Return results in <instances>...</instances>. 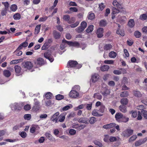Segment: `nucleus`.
Segmentation results:
<instances>
[{"instance_id": "45", "label": "nucleus", "mask_w": 147, "mask_h": 147, "mask_svg": "<svg viewBox=\"0 0 147 147\" xmlns=\"http://www.w3.org/2000/svg\"><path fill=\"white\" fill-rule=\"evenodd\" d=\"M94 26L93 25H90L86 29V31L87 33L91 32L93 30Z\"/></svg>"}, {"instance_id": "12", "label": "nucleus", "mask_w": 147, "mask_h": 147, "mask_svg": "<svg viewBox=\"0 0 147 147\" xmlns=\"http://www.w3.org/2000/svg\"><path fill=\"white\" fill-rule=\"evenodd\" d=\"M44 63L43 59L42 58H38L35 61V63L37 67L40 66L44 64Z\"/></svg>"}, {"instance_id": "43", "label": "nucleus", "mask_w": 147, "mask_h": 147, "mask_svg": "<svg viewBox=\"0 0 147 147\" xmlns=\"http://www.w3.org/2000/svg\"><path fill=\"white\" fill-rule=\"evenodd\" d=\"M112 47V46L110 44H107L104 47V49L105 50H108L111 49Z\"/></svg>"}, {"instance_id": "30", "label": "nucleus", "mask_w": 147, "mask_h": 147, "mask_svg": "<svg viewBox=\"0 0 147 147\" xmlns=\"http://www.w3.org/2000/svg\"><path fill=\"white\" fill-rule=\"evenodd\" d=\"M117 55L116 53L113 51H112L109 53V56L111 58H114L116 57Z\"/></svg>"}, {"instance_id": "2", "label": "nucleus", "mask_w": 147, "mask_h": 147, "mask_svg": "<svg viewBox=\"0 0 147 147\" xmlns=\"http://www.w3.org/2000/svg\"><path fill=\"white\" fill-rule=\"evenodd\" d=\"M123 115L121 113H117L115 115V118L116 120L119 122H126L128 120V118L127 119V120L126 121H123L122 120L123 117Z\"/></svg>"}, {"instance_id": "29", "label": "nucleus", "mask_w": 147, "mask_h": 147, "mask_svg": "<svg viewBox=\"0 0 147 147\" xmlns=\"http://www.w3.org/2000/svg\"><path fill=\"white\" fill-rule=\"evenodd\" d=\"M3 74L6 77H9L11 75L10 71L7 70H5L3 71Z\"/></svg>"}, {"instance_id": "18", "label": "nucleus", "mask_w": 147, "mask_h": 147, "mask_svg": "<svg viewBox=\"0 0 147 147\" xmlns=\"http://www.w3.org/2000/svg\"><path fill=\"white\" fill-rule=\"evenodd\" d=\"M65 41L68 45H69L70 46H74L76 47H78L80 46L79 43L77 42H71L68 41Z\"/></svg>"}, {"instance_id": "6", "label": "nucleus", "mask_w": 147, "mask_h": 147, "mask_svg": "<svg viewBox=\"0 0 147 147\" xmlns=\"http://www.w3.org/2000/svg\"><path fill=\"white\" fill-rule=\"evenodd\" d=\"M44 57L47 59L51 62H52L54 60V58L51 55V54L49 52H46L44 54Z\"/></svg>"}, {"instance_id": "44", "label": "nucleus", "mask_w": 147, "mask_h": 147, "mask_svg": "<svg viewBox=\"0 0 147 147\" xmlns=\"http://www.w3.org/2000/svg\"><path fill=\"white\" fill-rule=\"evenodd\" d=\"M95 17L94 13H89L88 16V19L90 20L93 19Z\"/></svg>"}, {"instance_id": "36", "label": "nucleus", "mask_w": 147, "mask_h": 147, "mask_svg": "<svg viewBox=\"0 0 147 147\" xmlns=\"http://www.w3.org/2000/svg\"><path fill=\"white\" fill-rule=\"evenodd\" d=\"M137 136L136 135H134L132 136L129 140V142H131L135 141L137 138Z\"/></svg>"}, {"instance_id": "24", "label": "nucleus", "mask_w": 147, "mask_h": 147, "mask_svg": "<svg viewBox=\"0 0 147 147\" xmlns=\"http://www.w3.org/2000/svg\"><path fill=\"white\" fill-rule=\"evenodd\" d=\"M65 41L66 40H63L62 43L61 44L60 46V49L62 50L67 47V45L68 44Z\"/></svg>"}, {"instance_id": "39", "label": "nucleus", "mask_w": 147, "mask_h": 147, "mask_svg": "<svg viewBox=\"0 0 147 147\" xmlns=\"http://www.w3.org/2000/svg\"><path fill=\"white\" fill-rule=\"evenodd\" d=\"M119 12V10L114 7H113L112 9V14L114 15L118 13Z\"/></svg>"}, {"instance_id": "16", "label": "nucleus", "mask_w": 147, "mask_h": 147, "mask_svg": "<svg viewBox=\"0 0 147 147\" xmlns=\"http://www.w3.org/2000/svg\"><path fill=\"white\" fill-rule=\"evenodd\" d=\"M116 124L115 123H112L105 125L103 126V128L107 129L115 127Z\"/></svg>"}, {"instance_id": "64", "label": "nucleus", "mask_w": 147, "mask_h": 147, "mask_svg": "<svg viewBox=\"0 0 147 147\" xmlns=\"http://www.w3.org/2000/svg\"><path fill=\"white\" fill-rule=\"evenodd\" d=\"M20 50H18V49L15 51L16 54L17 56H20L22 54V51H20Z\"/></svg>"}, {"instance_id": "8", "label": "nucleus", "mask_w": 147, "mask_h": 147, "mask_svg": "<svg viewBox=\"0 0 147 147\" xmlns=\"http://www.w3.org/2000/svg\"><path fill=\"white\" fill-rule=\"evenodd\" d=\"M63 20L67 22L69 24H71L74 21L73 18H71L70 20V16L67 15L63 16Z\"/></svg>"}, {"instance_id": "11", "label": "nucleus", "mask_w": 147, "mask_h": 147, "mask_svg": "<svg viewBox=\"0 0 147 147\" xmlns=\"http://www.w3.org/2000/svg\"><path fill=\"white\" fill-rule=\"evenodd\" d=\"M113 5L120 9H122L123 8V5L119 3L116 0H114L113 2Z\"/></svg>"}, {"instance_id": "62", "label": "nucleus", "mask_w": 147, "mask_h": 147, "mask_svg": "<svg viewBox=\"0 0 147 147\" xmlns=\"http://www.w3.org/2000/svg\"><path fill=\"white\" fill-rule=\"evenodd\" d=\"M24 108L25 110L28 111L31 109V107L30 105L27 104L24 106Z\"/></svg>"}, {"instance_id": "40", "label": "nucleus", "mask_w": 147, "mask_h": 147, "mask_svg": "<svg viewBox=\"0 0 147 147\" xmlns=\"http://www.w3.org/2000/svg\"><path fill=\"white\" fill-rule=\"evenodd\" d=\"M17 9V6L16 4H13L10 7V9L13 11H15Z\"/></svg>"}, {"instance_id": "28", "label": "nucleus", "mask_w": 147, "mask_h": 147, "mask_svg": "<svg viewBox=\"0 0 147 147\" xmlns=\"http://www.w3.org/2000/svg\"><path fill=\"white\" fill-rule=\"evenodd\" d=\"M41 27V25L39 24L37 25L35 27V29L34 34H38L40 32Z\"/></svg>"}, {"instance_id": "48", "label": "nucleus", "mask_w": 147, "mask_h": 147, "mask_svg": "<svg viewBox=\"0 0 147 147\" xmlns=\"http://www.w3.org/2000/svg\"><path fill=\"white\" fill-rule=\"evenodd\" d=\"M94 97L95 98L100 99L102 98V96L99 93H95L94 94Z\"/></svg>"}, {"instance_id": "34", "label": "nucleus", "mask_w": 147, "mask_h": 147, "mask_svg": "<svg viewBox=\"0 0 147 147\" xmlns=\"http://www.w3.org/2000/svg\"><path fill=\"white\" fill-rule=\"evenodd\" d=\"M117 34L120 35L122 36H123L125 35V33L123 30L118 29L116 32Z\"/></svg>"}, {"instance_id": "1", "label": "nucleus", "mask_w": 147, "mask_h": 147, "mask_svg": "<svg viewBox=\"0 0 147 147\" xmlns=\"http://www.w3.org/2000/svg\"><path fill=\"white\" fill-rule=\"evenodd\" d=\"M68 67H75L79 69L82 67V65L78 64L76 61H70L68 63Z\"/></svg>"}, {"instance_id": "25", "label": "nucleus", "mask_w": 147, "mask_h": 147, "mask_svg": "<svg viewBox=\"0 0 147 147\" xmlns=\"http://www.w3.org/2000/svg\"><path fill=\"white\" fill-rule=\"evenodd\" d=\"M135 25V22L133 19H130L128 23V26L130 28L133 27Z\"/></svg>"}, {"instance_id": "22", "label": "nucleus", "mask_w": 147, "mask_h": 147, "mask_svg": "<svg viewBox=\"0 0 147 147\" xmlns=\"http://www.w3.org/2000/svg\"><path fill=\"white\" fill-rule=\"evenodd\" d=\"M28 43L26 42H24L21 44L20 46L18 47V49L21 50L23 48H25L28 46Z\"/></svg>"}, {"instance_id": "10", "label": "nucleus", "mask_w": 147, "mask_h": 147, "mask_svg": "<svg viewBox=\"0 0 147 147\" xmlns=\"http://www.w3.org/2000/svg\"><path fill=\"white\" fill-rule=\"evenodd\" d=\"M99 75L97 74H94L91 76V78L90 80V83L91 82L94 83L96 82L99 78Z\"/></svg>"}, {"instance_id": "53", "label": "nucleus", "mask_w": 147, "mask_h": 147, "mask_svg": "<svg viewBox=\"0 0 147 147\" xmlns=\"http://www.w3.org/2000/svg\"><path fill=\"white\" fill-rule=\"evenodd\" d=\"M81 26L84 30L87 26L86 22L85 21L82 22L81 24Z\"/></svg>"}, {"instance_id": "35", "label": "nucleus", "mask_w": 147, "mask_h": 147, "mask_svg": "<svg viewBox=\"0 0 147 147\" xmlns=\"http://www.w3.org/2000/svg\"><path fill=\"white\" fill-rule=\"evenodd\" d=\"M53 104L54 102L50 100H46L45 101V105L47 106H49Z\"/></svg>"}, {"instance_id": "50", "label": "nucleus", "mask_w": 147, "mask_h": 147, "mask_svg": "<svg viewBox=\"0 0 147 147\" xmlns=\"http://www.w3.org/2000/svg\"><path fill=\"white\" fill-rule=\"evenodd\" d=\"M80 86L78 85H76L74 86L72 88V89L75 90L78 92L80 90Z\"/></svg>"}, {"instance_id": "56", "label": "nucleus", "mask_w": 147, "mask_h": 147, "mask_svg": "<svg viewBox=\"0 0 147 147\" xmlns=\"http://www.w3.org/2000/svg\"><path fill=\"white\" fill-rule=\"evenodd\" d=\"M141 113L143 115L144 117L147 119V111L142 110L141 111Z\"/></svg>"}, {"instance_id": "32", "label": "nucleus", "mask_w": 147, "mask_h": 147, "mask_svg": "<svg viewBox=\"0 0 147 147\" xmlns=\"http://www.w3.org/2000/svg\"><path fill=\"white\" fill-rule=\"evenodd\" d=\"M73 107V105L71 104H69V105H67L63 107L62 108V110L63 111H66L72 108Z\"/></svg>"}, {"instance_id": "33", "label": "nucleus", "mask_w": 147, "mask_h": 147, "mask_svg": "<svg viewBox=\"0 0 147 147\" xmlns=\"http://www.w3.org/2000/svg\"><path fill=\"white\" fill-rule=\"evenodd\" d=\"M92 113L93 115L95 116L100 117L102 115V114H98L97 111L96 109L94 110Z\"/></svg>"}, {"instance_id": "47", "label": "nucleus", "mask_w": 147, "mask_h": 147, "mask_svg": "<svg viewBox=\"0 0 147 147\" xmlns=\"http://www.w3.org/2000/svg\"><path fill=\"white\" fill-rule=\"evenodd\" d=\"M64 98L63 95L60 94L57 95L55 96L56 99L57 100H60L63 99Z\"/></svg>"}, {"instance_id": "17", "label": "nucleus", "mask_w": 147, "mask_h": 147, "mask_svg": "<svg viewBox=\"0 0 147 147\" xmlns=\"http://www.w3.org/2000/svg\"><path fill=\"white\" fill-rule=\"evenodd\" d=\"M78 121L79 123L88 124V119L86 117H81L78 119Z\"/></svg>"}, {"instance_id": "59", "label": "nucleus", "mask_w": 147, "mask_h": 147, "mask_svg": "<svg viewBox=\"0 0 147 147\" xmlns=\"http://www.w3.org/2000/svg\"><path fill=\"white\" fill-rule=\"evenodd\" d=\"M76 30L78 33H80L84 30L81 26L77 28Z\"/></svg>"}, {"instance_id": "19", "label": "nucleus", "mask_w": 147, "mask_h": 147, "mask_svg": "<svg viewBox=\"0 0 147 147\" xmlns=\"http://www.w3.org/2000/svg\"><path fill=\"white\" fill-rule=\"evenodd\" d=\"M14 68L16 75L17 76L20 75L22 74L20 67L18 65H16L15 66Z\"/></svg>"}, {"instance_id": "20", "label": "nucleus", "mask_w": 147, "mask_h": 147, "mask_svg": "<svg viewBox=\"0 0 147 147\" xmlns=\"http://www.w3.org/2000/svg\"><path fill=\"white\" fill-rule=\"evenodd\" d=\"M110 93L109 90L108 89L106 88H104L102 89L101 93L102 94L105 96H106L108 94H109Z\"/></svg>"}, {"instance_id": "55", "label": "nucleus", "mask_w": 147, "mask_h": 147, "mask_svg": "<svg viewBox=\"0 0 147 147\" xmlns=\"http://www.w3.org/2000/svg\"><path fill=\"white\" fill-rule=\"evenodd\" d=\"M128 95V93L127 91H124L120 94V96L121 97H126Z\"/></svg>"}, {"instance_id": "38", "label": "nucleus", "mask_w": 147, "mask_h": 147, "mask_svg": "<svg viewBox=\"0 0 147 147\" xmlns=\"http://www.w3.org/2000/svg\"><path fill=\"white\" fill-rule=\"evenodd\" d=\"M24 118L25 120H29L31 118V115L30 114H26L24 115Z\"/></svg>"}, {"instance_id": "31", "label": "nucleus", "mask_w": 147, "mask_h": 147, "mask_svg": "<svg viewBox=\"0 0 147 147\" xmlns=\"http://www.w3.org/2000/svg\"><path fill=\"white\" fill-rule=\"evenodd\" d=\"M53 34L54 37L56 39H58L60 37V34L59 32L56 31H54L53 32Z\"/></svg>"}, {"instance_id": "46", "label": "nucleus", "mask_w": 147, "mask_h": 147, "mask_svg": "<svg viewBox=\"0 0 147 147\" xmlns=\"http://www.w3.org/2000/svg\"><path fill=\"white\" fill-rule=\"evenodd\" d=\"M118 18L119 19V21L121 22H124L126 20V17L124 16H123L122 17H121L120 16H118Z\"/></svg>"}, {"instance_id": "27", "label": "nucleus", "mask_w": 147, "mask_h": 147, "mask_svg": "<svg viewBox=\"0 0 147 147\" xmlns=\"http://www.w3.org/2000/svg\"><path fill=\"white\" fill-rule=\"evenodd\" d=\"M120 110L122 112L125 113L127 111L126 107L123 105H121L119 107Z\"/></svg>"}, {"instance_id": "63", "label": "nucleus", "mask_w": 147, "mask_h": 147, "mask_svg": "<svg viewBox=\"0 0 147 147\" xmlns=\"http://www.w3.org/2000/svg\"><path fill=\"white\" fill-rule=\"evenodd\" d=\"M79 22L78 21L76 22L75 23L71 24L70 25V27L72 28H74L77 27L79 24Z\"/></svg>"}, {"instance_id": "5", "label": "nucleus", "mask_w": 147, "mask_h": 147, "mask_svg": "<svg viewBox=\"0 0 147 147\" xmlns=\"http://www.w3.org/2000/svg\"><path fill=\"white\" fill-rule=\"evenodd\" d=\"M23 106L24 105L23 103L19 104L17 103H15L10 105V107L12 110H20V105Z\"/></svg>"}, {"instance_id": "61", "label": "nucleus", "mask_w": 147, "mask_h": 147, "mask_svg": "<svg viewBox=\"0 0 147 147\" xmlns=\"http://www.w3.org/2000/svg\"><path fill=\"white\" fill-rule=\"evenodd\" d=\"M104 63L108 64H113L114 61L112 60H106L104 61Z\"/></svg>"}, {"instance_id": "14", "label": "nucleus", "mask_w": 147, "mask_h": 147, "mask_svg": "<svg viewBox=\"0 0 147 147\" xmlns=\"http://www.w3.org/2000/svg\"><path fill=\"white\" fill-rule=\"evenodd\" d=\"M103 29L102 28H99L97 30L96 34L98 38H101L103 35Z\"/></svg>"}, {"instance_id": "51", "label": "nucleus", "mask_w": 147, "mask_h": 147, "mask_svg": "<svg viewBox=\"0 0 147 147\" xmlns=\"http://www.w3.org/2000/svg\"><path fill=\"white\" fill-rule=\"evenodd\" d=\"M121 104L123 105H126L128 103V100L126 98H123L121 100Z\"/></svg>"}, {"instance_id": "4", "label": "nucleus", "mask_w": 147, "mask_h": 147, "mask_svg": "<svg viewBox=\"0 0 147 147\" xmlns=\"http://www.w3.org/2000/svg\"><path fill=\"white\" fill-rule=\"evenodd\" d=\"M133 130L131 129H128L124 131L122 134L123 136L128 138L133 133Z\"/></svg>"}, {"instance_id": "42", "label": "nucleus", "mask_w": 147, "mask_h": 147, "mask_svg": "<svg viewBox=\"0 0 147 147\" xmlns=\"http://www.w3.org/2000/svg\"><path fill=\"white\" fill-rule=\"evenodd\" d=\"M46 136L49 140H51L53 139V136L51 135L49 132H47L45 134Z\"/></svg>"}, {"instance_id": "21", "label": "nucleus", "mask_w": 147, "mask_h": 147, "mask_svg": "<svg viewBox=\"0 0 147 147\" xmlns=\"http://www.w3.org/2000/svg\"><path fill=\"white\" fill-rule=\"evenodd\" d=\"M53 95L50 92H48L45 94L43 97L47 99H50L52 98Z\"/></svg>"}, {"instance_id": "49", "label": "nucleus", "mask_w": 147, "mask_h": 147, "mask_svg": "<svg viewBox=\"0 0 147 147\" xmlns=\"http://www.w3.org/2000/svg\"><path fill=\"white\" fill-rule=\"evenodd\" d=\"M140 18L143 20H146L147 19V15L146 14H143L140 16Z\"/></svg>"}, {"instance_id": "37", "label": "nucleus", "mask_w": 147, "mask_h": 147, "mask_svg": "<svg viewBox=\"0 0 147 147\" xmlns=\"http://www.w3.org/2000/svg\"><path fill=\"white\" fill-rule=\"evenodd\" d=\"M96 121V119L94 117H92L90 118L89 120V122L91 124H94Z\"/></svg>"}, {"instance_id": "26", "label": "nucleus", "mask_w": 147, "mask_h": 147, "mask_svg": "<svg viewBox=\"0 0 147 147\" xmlns=\"http://www.w3.org/2000/svg\"><path fill=\"white\" fill-rule=\"evenodd\" d=\"M109 68V66L107 65L102 66L100 68V70L102 71H106L108 70Z\"/></svg>"}, {"instance_id": "58", "label": "nucleus", "mask_w": 147, "mask_h": 147, "mask_svg": "<svg viewBox=\"0 0 147 147\" xmlns=\"http://www.w3.org/2000/svg\"><path fill=\"white\" fill-rule=\"evenodd\" d=\"M69 133L70 135H73L76 134V131L75 129H71L69 130Z\"/></svg>"}, {"instance_id": "41", "label": "nucleus", "mask_w": 147, "mask_h": 147, "mask_svg": "<svg viewBox=\"0 0 147 147\" xmlns=\"http://www.w3.org/2000/svg\"><path fill=\"white\" fill-rule=\"evenodd\" d=\"M13 18L15 20H19L21 18V15L19 13H16L13 16Z\"/></svg>"}, {"instance_id": "52", "label": "nucleus", "mask_w": 147, "mask_h": 147, "mask_svg": "<svg viewBox=\"0 0 147 147\" xmlns=\"http://www.w3.org/2000/svg\"><path fill=\"white\" fill-rule=\"evenodd\" d=\"M134 35L136 38H139L141 36V33L138 31H136L134 32Z\"/></svg>"}, {"instance_id": "54", "label": "nucleus", "mask_w": 147, "mask_h": 147, "mask_svg": "<svg viewBox=\"0 0 147 147\" xmlns=\"http://www.w3.org/2000/svg\"><path fill=\"white\" fill-rule=\"evenodd\" d=\"M134 95L136 96L140 97L141 96V94L140 92L137 90H135L134 91Z\"/></svg>"}, {"instance_id": "60", "label": "nucleus", "mask_w": 147, "mask_h": 147, "mask_svg": "<svg viewBox=\"0 0 147 147\" xmlns=\"http://www.w3.org/2000/svg\"><path fill=\"white\" fill-rule=\"evenodd\" d=\"M104 138L103 139L104 141L105 142H108L109 141V136L108 135H105L104 136Z\"/></svg>"}, {"instance_id": "9", "label": "nucleus", "mask_w": 147, "mask_h": 147, "mask_svg": "<svg viewBox=\"0 0 147 147\" xmlns=\"http://www.w3.org/2000/svg\"><path fill=\"white\" fill-rule=\"evenodd\" d=\"M33 64L30 62L27 61L25 63H24L23 64V66L26 69H27L30 70L33 67Z\"/></svg>"}, {"instance_id": "57", "label": "nucleus", "mask_w": 147, "mask_h": 147, "mask_svg": "<svg viewBox=\"0 0 147 147\" xmlns=\"http://www.w3.org/2000/svg\"><path fill=\"white\" fill-rule=\"evenodd\" d=\"M47 18L48 17L46 16L41 17L40 18L39 21V22H44L46 21Z\"/></svg>"}, {"instance_id": "23", "label": "nucleus", "mask_w": 147, "mask_h": 147, "mask_svg": "<svg viewBox=\"0 0 147 147\" xmlns=\"http://www.w3.org/2000/svg\"><path fill=\"white\" fill-rule=\"evenodd\" d=\"M65 114H61L58 117V119L59 120V121L63 122L64 121L65 119Z\"/></svg>"}, {"instance_id": "7", "label": "nucleus", "mask_w": 147, "mask_h": 147, "mask_svg": "<svg viewBox=\"0 0 147 147\" xmlns=\"http://www.w3.org/2000/svg\"><path fill=\"white\" fill-rule=\"evenodd\" d=\"M59 114V112H57L51 116L50 118V121L53 122L57 123L58 121V117Z\"/></svg>"}, {"instance_id": "15", "label": "nucleus", "mask_w": 147, "mask_h": 147, "mask_svg": "<svg viewBox=\"0 0 147 147\" xmlns=\"http://www.w3.org/2000/svg\"><path fill=\"white\" fill-rule=\"evenodd\" d=\"M39 129V126L37 125H33L30 128V132L32 133H33L36 131H37Z\"/></svg>"}, {"instance_id": "13", "label": "nucleus", "mask_w": 147, "mask_h": 147, "mask_svg": "<svg viewBox=\"0 0 147 147\" xmlns=\"http://www.w3.org/2000/svg\"><path fill=\"white\" fill-rule=\"evenodd\" d=\"M147 140V138H145L143 140H139L136 141L135 144L136 146H138L145 143Z\"/></svg>"}, {"instance_id": "3", "label": "nucleus", "mask_w": 147, "mask_h": 147, "mask_svg": "<svg viewBox=\"0 0 147 147\" xmlns=\"http://www.w3.org/2000/svg\"><path fill=\"white\" fill-rule=\"evenodd\" d=\"M69 96L71 98H76L79 97V94L78 92L72 89L69 92Z\"/></svg>"}]
</instances>
